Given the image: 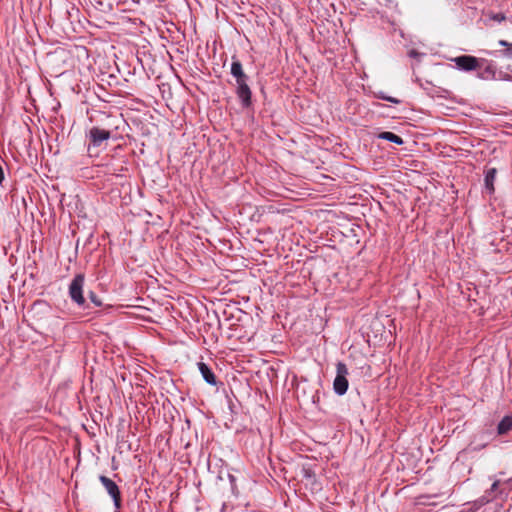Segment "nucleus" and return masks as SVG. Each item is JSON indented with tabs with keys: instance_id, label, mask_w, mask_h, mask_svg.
I'll return each instance as SVG.
<instances>
[{
	"instance_id": "obj_1",
	"label": "nucleus",
	"mask_w": 512,
	"mask_h": 512,
	"mask_svg": "<svg viewBox=\"0 0 512 512\" xmlns=\"http://www.w3.org/2000/svg\"><path fill=\"white\" fill-rule=\"evenodd\" d=\"M98 101H101L103 107L98 104V148L103 146L106 149L109 141L115 143L121 139L120 129L125 125V120L116 106H107V100L98 94Z\"/></svg>"
},
{
	"instance_id": "obj_2",
	"label": "nucleus",
	"mask_w": 512,
	"mask_h": 512,
	"mask_svg": "<svg viewBox=\"0 0 512 512\" xmlns=\"http://www.w3.org/2000/svg\"><path fill=\"white\" fill-rule=\"evenodd\" d=\"M230 73L235 78V94L242 109H251L253 107V101L252 90L249 86L250 77L244 72L242 63L235 56L232 57Z\"/></svg>"
},
{
	"instance_id": "obj_3",
	"label": "nucleus",
	"mask_w": 512,
	"mask_h": 512,
	"mask_svg": "<svg viewBox=\"0 0 512 512\" xmlns=\"http://www.w3.org/2000/svg\"><path fill=\"white\" fill-rule=\"evenodd\" d=\"M105 493L111 498L113 502L114 512H120L122 508V493L119 485L111 478L105 475L98 476Z\"/></svg>"
},
{
	"instance_id": "obj_4",
	"label": "nucleus",
	"mask_w": 512,
	"mask_h": 512,
	"mask_svg": "<svg viewBox=\"0 0 512 512\" xmlns=\"http://www.w3.org/2000/svg\"><path fill=\"white\" fill-rule=\"evenodd\" d=\"M349 374L347 365L339 361L336 364V376L333 381V391L338 396H343L349 386L347 375Z\"/></svg>"
},
{
	"instance_id": "obj_5",
	"label": "nucleus",
	"mask_w": 512,
	"mask_h": 512,
	"mask_svg": "<svg viewBox=\"0 0 512 512\" xmlns=\"http://www.w3.org/2000/svg\"><path fill=\"white\" fill-rule=\"evenodd\" d=\"M84 276L76 275L69 285V296L73 302L79 306H83L85 299L83 296Z\"/></svg>"
},
{
	"instance_id": "obj_6",
	"label": "nucleus",
	"mask_w": 512,
	"mask_h": 512,
	"mask_svg": "<svg viewBox=\"0 0 512 512\" xmlns=\"http://www.w3.org/2000/svg\"><path fill=\"white\" fill-rule=\"evenodd\" d=\"M454 63L459 70L472 71L478 67V59L471 55H461L454 58Z\"/></svg>"
},
{
	"instance_id": "obj_7",
	"label": "nucleus",
	"mask_w": 512,
	"mask_h": 512,
	"mask_svg": "<svg viewBox=\"0 0 512 512\" xmlns=\"http://www.w3.org/2000/svg\"><path fill=\"white\" fill-rule=\"evenodd\" d=\"M197 367L202 378L207 384L211 386H217V378L210 366L201 361L197 363Z\"/></svg>"
},
{
	"instance_id": "obj_8",
	"label": "nucleus",
	"mask_w": 512,
	"mask_h": 512,
	"mask_svg": "<svg viewBox=\"0 0 512 512\" xmlns=\"http://www.w3.org/2000/svg\"><path fill=\"white\" fill-rule=\"evenodd\" d=\"M118 82L117 76L112 72H98V88L105 90L106 86H112Z\"/></svg>"
},
{
	"instance_id": "obj_9",
	"label": "nucleus",
	"mask_w": 512,
	"mask_h": 512,
	"mask_svg": "<svg viewBox=\"0 0 512 512\" xmlns=\"http://www.w3.org/2000/svg\"><path fill=\"white\" fill-rule=\"evenodd\" d=\"M497 175V169L494 167L487 168L484 172V187L489 194L495 191L494 182Z\"/></svg>"
},
{
	"instance_id": "obj_10",
	"label": "nucleus",
	"mask_w": 512,
	"mask_h": 512,
	"mask_svg": "<svg viewBox=\"0 0 512 512\" xmlns=\"http://www.w3.org/2000/svg\"><path fill=\"white\" fill-rule=\"evenodd\" d=\"M114 0H98V13L101 12L107 17L104 18V24H112L110 12L113 10Z\"/></svg>"
},
{
	"instance_id": "obj_11",
	"label": "nucleus",
	"mask_w": 512,
	"mask_h": 512,
	"mask_svg": "<svg viewBox=\"0 0 512 512\" xmlns=\"http://www.w3.org/2000/svg\"><path fill=\"white\" fill-rule=\"evenodd\" d=\"M86 137L88 139L87 144V157L92 159L94 154L92 153V149L96 147V126H86Z\"/></svg>"
},
{
	"instance_id": "obj_12",
	"label": "nucleus",
	"mask_w": 512,
	"mask_h": 512,
	"mask_svg": "<svg viewBox=\"0 0 512 512\" xmlns=\"http://www.w3.org/2000/svg\"><path fill=\"white\" fill-rule=\"evenodd\" d=\"M498 44L502 47H505V49L495 52H488L490 55L504 57L507 59H512V43H509L506 40H499Z\"/></svg>"
},
{
	"instance_id": "obj_13",
	"label": "nucleus",
	"mask_w": 512,
	"mask_h": 512,
	"mask_svg": "<svg viewBox=\"0 0 512 512\" xmlns=\"http://www.w3.org/2000/svg\"><path fill=\"white\" fill-rule=\"evenodd\" d=\"M512 430V416L506 415L502 418V420L497 425V433L499 435H504Z\"/></svg>"
},
{
	"instance_id": "obj_14",
	"label": "nucleus",
	"mask_w": 512,
	"mask_h": 512,
	"mask_svg": "<svg viewBox=\"0 0 512 512\" xmlns=\"http://www.w3.org/2000/svg\"><path fill=\"white\" fill-rule=\"evenodd\" d=\"M378 138L382 139V140L389 141V142L394 143L396 145H403L404 144V140H403L402 137H400L399 135H397V134H395L393 132H389V131L381 132L378 135Z\"/></svg>"
},
{
	"instance_id": "obj_15",
	"label": "nucleus",
	"mask_w": 512,
	"mask_h": 512,
	"mask_svg": "<svg viewBox=\"0 0 512 512\" xmlns=\"http://www.w3.org/2000/svg\"><path fill=\"white\" fill-rule=\"evenodd\" d=\"M495 67L491 64H488L480 73L479 78L488 80V79H494L495 78Z\"/></svg>"
},
{
	"instance_id": "obj_16",
	"label": "nucleus",
	"mask_w": 512,
	"mask_h": 512,
	"mask_svg": "<svg viewBox=\"0 0 512 512\" xmlns=\"http://www.w3.org/2000/svg\"><path fill=\"white\" fill-rule=\"evenodd\" d=\"M373 96L376 99L388 101L393 104H400L402 102L400 99H398L396 97L387 95L384 91H376L373 93Z\"/></svg>"
},
{
	"instance_id": "obj_17",
	"label": "nucleus",
	"mask_w": 512,
	"mask_h": 512,
	"mask_svg": "<svg viewBox=\"0 0 512 512\" xmlns=\"http://www.w3.org/2000/svg\"><path fill=\"white\" fill-rule=\"evenodd\" d=\"M91 163L93 164V160L91 161ZM80 177L85 178V179H93L94 178L93 165L91 167L90 166L82 167L80 169Z\"/></svg>"
},
{
	"instance_id": "obj_18",
	"label": "nucleus",
	"mask_w": 512,
	"mask_h": 512,
	"mask_svg": "<svg viewBox=\"0 0 512 512\" xmlns=\"http://www.w3.org/2000/svg\"><path fill=\"white\" fill-rule=\"evenodd\" d=\"M490 19L497 23H501L506 19V17L503 13H493L490 15Z\"/></svg>"
},
{
	"instance_id": "obj_19",
	"label": "nucleus",
	"mask_w": 512,
	"mask_h": 512,
	"mask_svg": "<svg viewBox=\"0 0 512 512\" xmlns=\"http://www.w3.org/2000/svg\"><path fill=\"white\" fill-rule=\"evenodd\" d=\"M302 476L306 479H311V478H315V473L313 472L312 469L310 468H303L302 471Z\"/></svg>"
},
{
	"instance_id": "obj_20",
	"label": "nucleus",
	"mask_w": 512,
	"mask_h": 512,
	"mask_svg": "<svg viewBox=\"0 0 512 512\" xmlns=\"http://www.w3.org/2000/svg\"><path fill=\"white\" fill-rule=\"evenodd\" d=\"M425 54L424 53H420L418 52L417 50L415 49H411L409 52H408V56L410 58H416V59H420L421 57H423Z\"/></svg>"
},
{
	"instance_id": "obj_21",
	"label": "nucleus",
	"mask_w": 512,
	"mask_h": 512,
	"mask_svg": "<svg viewBox=\"0 0 512 512\" xmlns=\"http://www.w3.org/2000/svg\"><path fill=\"white\" fill-rule=\"evenodd\" d=\"M93 109H89V108H86V114L88 116V119H89V123L92 124L93 122Z\"/></svg>"
},
{
	"instance_id": "obj_22",
	"label": "nucleus",
	"mask_w": 512,
	"mask_h": 512,
	"mask_svg": "<svg viewBox=\"0 0 512 512\" xmlns=\"http://www.w3.org/2000/svg\"><path fill=\"white\" fill-rule=\"evenodd\" d=\"M5 179V174L2 165L0 164V186L2 185L3 181Z\"/></svg>"
},
{
	"instance_id": "obj_23",
	"label": "nucleus",
	"mask_w": 512,
	"mask_h": 512,
	"mask_svg": "<svg viewBox=\"0 0 512 512\" xmlns=\"http://www.w3.org/2000/svg\"><path fill=\"white\" fill-rule=\"evenodd\" d=\"M499 483H500V481H499V480H495V481L492 483L490 490H491V491H496V490L498 489Z\"/></svg>"
},
{
	"instance_id": "obj_24",
	"label": "nucleus",
	"mask_w": 512,
	"mask_h": 512,
	"mask_svg": "<svg viewBox=\"0 0 512 512\" xmlns=\"http://www.w3.org/2000/svg\"><path fill=\"white\" fill-rule=\"evenodd\" d=\"M89 298L92 303L96 304V294L94 292H90Z\"/></svg>"
},
{
	"instance_id": "obj_25",
	"label": "nucleus",
	"mask_w": 512,
	"mask_h": 512,
	"mask_svg": "<svg viewBox=\"0 0 512 512\" xmlns=\"http://www.w3.org/2000/svg\"><path fill=\"white\" fill-rule=\"evenodd\" d=\"M228 477H229V480H230L231 484H233L235 479H236L235 476H233L231 474H228Z\"/></svg>"
},
{
	"instance_id": "obj_26",
	"label": "nucleus",
	"mask_w": 512,
	"mask_h": 512,
	"mask_svg": "<svg viewBox=\"0 0 512 512\" xmlns=\"http://www.w3.org/2000/svg\"><path fill=\"white\" fill-rule=\"evenodd\" d=\"M97 305H98V308H100L102 306V303L100 300H98ZM100 313H101V310L98 309V317L100 316Z\"/></svg>"
},
{
	"instance_id": "obj_27",
	"label": "nucleus",
	"mask_w": 512,
	"mask_h": 512,
	"mask_svg": "<svg viewBox=\"0 0 512 512\" xmlns=\"http://www.w3.org/2000/svg\"><path fill=\"white\" fill-rule=\"evenodd\" d=\"M100 22H101V19H100V17L98 16V25H97V28H98V29H100V28H103V27H104Z\"/></svg>"
},
{
	"instance_id": "obj_28",
	"label": "nucleus",
	"mask_w": 512,
	"mask_h": 512,
	"mask_svg": "<svg viewBox=\"0 0 512 512\" xmlns=\"http://www.w3.org/2000/svg\"><path fill=\"white\" fill-rule=\"evenodd\" d=\"M374 106H375V107H384L385 105H384V104H382V103H374Z\"/></svg>"
},
{
	"instance_id": "obj_29",
	"label": "nucleus",
	"mask_w": 512,
	"mask_h": 512,
	"mask_svg": "<svg viewBox=\"0 0 512 512\" xmlns=\"http://www.w3.org/2000/svg\"><path fill=\"white\" fill-rule=\"evenodd\" d=\"M510 79H511V76H510V75H507V76L505 77V80H510Z\"/></svg>"
},
{
	"instance_id": "obj_30",
	"label": "nucleus",
	"mask_w": 512,
	"mask_h": 512,
	"mask_svg": "<svg viewBox=\"0 0 512 512\" xmlns=\"http://www.w3.org/2000/svg\"><path fill=\"white\" fill-rule=\"evenodd\" d=\"M114 148H120V144H115Z\"/></svg>"
}]
</instances>
